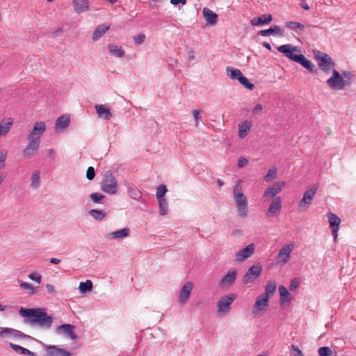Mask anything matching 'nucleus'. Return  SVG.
<instances>
[{
    "mask_svg": "<svg viewBox=\"0 0 356 356\" xmlns=\"http://www.w3.org/2000/svg\"><path fill=\"white\" fill-rule=\"evenodd\" d=\"M233 197L236 204L239 216L246 218L248 215V204L243 192L242 181L238 180L233 188Z\"/></svg>",
    "mask_w": 356,
    "mask_h": 356,
    "instance_id": "7ed1b4c3",
    "label": "nucleus"
},
{
    "mask_svg": "<svg viewBox=\"0 0 356 356\" xmlns=\"http://www.w3.org/2000/svg\"><path fill=\"white\" fill-rule=\"evenodd\" d=\"M272 33L282 36L283 33L280 27L277 25H273L268 29H264L259 31L258 34L261 36H268Z\"/></svg>",
    "mask_w": 356,
    "mask_h": 356,
    "instance_id": "7c9ffc66",
    "label": "nucleus"
},
{
    "mask_svg": "<svg viewBox=\"0 0 356 356\" xmlns=\"http://www.w3.org/2000/svg\"><path fill=\"white\" fill-rule=\"evenodd\" d=\"M7 154L8 152L6 149H0V169L5 167Z\"/></svg>",
    "mask_w": 356,
    "mask_h": 356,
    "instance_id": "603ef678",
    "label": "nucleus"
},
{
    "mask_svg": "<svg viewBox=\"0 0 356 356\" xmlns=\"http://www.w3.org/2000/svg\"><path fill=\"white\" fill-rule=\"evenodd\" d=\"M46 289H47V291L49 293H51V294H55L56 293L55 287L52 284H47L46 285Z\"/></svg>",
    "mask_w": 356,
    "mask_h": 356,
    "instance_id": "680f3d73",
    "label": "nucleus"
},
{
    "mask_svg": "<svg viewBox=\"0 0 356 356\" xmlns=\"http://www.w3.org/2000/svg\"><path fill=\"white\" fill-rule=\"evenodd\" d=\"M261 271L262 266L260 264L250 266L243 276V283H253L261 275Z\"/></svg>",
    "mask_w": 356,
    "mask_h": 356,
    "instance_id": "6e6552de",
    "label": "nucleus"
},
{
    "mask_svg": "<svg viewBox=\"0 0 356 356\" xmlns=\"http://www.w3.org/2000/svg\"><path fill=\"white\" fill-rule=\"evenodd\" d=\"M276 290V282L275 280L269 281L265 286V293L264 296H267L269 299L274 294Z\"/></svg>",
    "mask_w": 356,
    "mask_h": 356,
    "instance_id": "58836bf2",
    "label": "nucleus"
},
{
    "mask_svg": "<svg viewBox=\"0 0 356 356\" xmlns=\"http://www.w3.org/2000/svg\"><path fill=\"white\" fill-rule=\"evenodd\" d=\"M89 214L96 220L101 221L106 216V213L102 210L91 209L89 211Z\"/></svg>",
    "mask_w": 356,
    "mask_h": 356,
    "instance_id": "a19ab883",
    "label": "nucleus"
},
{
    "mask_svg": "<svg viewBox=\"0 0 356 356\" xmlns=\"http://www.w3.org/2000/svg\"><path fill=\"white\" fill-rule=\"evenodd\" d=\"M74 329L75 327L73 325L63 324L60 326H58L55 330V332L56 334H64L67 337L72 340H75L77 338V337L74 332Z\"/></svg>",
    "mask_w": 356,
    "mask_h": 356,
    "instance_id": "9b49d317",
    "label": "nucleus"
},
{
    "mask_svg": "<svg viewBox=\"0 0 356 356\" xmlns=\"http://www.w3.org/2000/svg\"><path fill=\"white\" fill-rule=\"evenodd\" d=\"M239 83L243 85L245 88L252 90L254 88V85L249 81V79L244 76L243 74L241 75L240 79H238Z\"/></svg>",
    "mask_w": 356,
    "mask_h": 356,
    "instance_id": "c03bdc74",
    "label": "nucleus"
},
{
    "mask_svg": "<svg viewBox=\"0 0 356 356\" xmlns=\"http://www.w3.org/2000/svg\"><path fill=\"white\" fill-rule=\"evenodd\" d=\"M313 52L314 53V58L321 70L328 73L331 70L334 69L335 63L328 54L319 51H313Z\"/></svg>",
    "mask_w": 356,
    "mask_h": 356,
    "instance_id": "423d86ee",
    "label": "nucleus"
},
{
    "mask_svg": "<svg viewBox=\"0 0 356 356\" xmlns=\"http://www.w3.org/2000/svg\"><path fill=\"white\" fill-rule=\"evenodd\" d=\"M108 29V26L104 24L98 26L92 34V40L95 41L99 40Z\"/></svg>",
    "mask_w": 356,
    "mask_h": 356,
    "instance_id": "e433bc0d",
    "label": "nucleus"
},
{
    "mask_svg": "<svg viewBox=\"0 0 356 356\" xmlns=\"http://www.w3.org/2000/svg\"><path fill=\"white\" fill-rule=\"evenodd\" d=\"M170 3L174 6H177L179 3L185 5L186 3V0H170Z\"/></svg>",
    "mask_w": 356,
    "mask_h": 356,
    "instance_id": "e2e57ef3",
    "label": "nucleus"
},
{
    "mask_svg": "<svg viewBox=\"0 0 356 356\" xmlns=\"http://www.w3.org/2000/svg\"><path fill=\"white\" fill-rule=\"evenodd\" d=\"M133 40L136 44L140 45L145 40V35L143 33H139L133 36Z\"/></svg>",
    "mask_w": 356,
    "mask_h": 356,
    "instance_id": "3c124183",
    "label": "nucleus"
},
{
    "mask_svg": "<svg viewBox=\"0 0 356 356\" xmlns=\"http://www.w3.org/2000/svg\"><path fill=\"white\" fill-rule=\"evenodd\" d=\"M294 243L291 242L284 245L280 250L277 257V262L279 264H286L290 259L291 253L294 248Z\"/></svg>",
    "mask_w": 356,
    "mask_h": 356,
    "instance_id": "9d476101",
    "label": "nucleus"
},
{
    "mask_svg": "<svg viewBox=\"0 0 356 356\" xmlns=\"http://www.w3.org/2000/svg\"><path fill=\"white\" fill-rule=\"evenodd\" d=\"M92 289V281L88 280L86 282H82L79 284V290L81 293H86Z\"/></svg>",
    "mask_w": 356,
    "mask_h": 356,
    "instance_id": "79ce46f5",
    "label": "nucleus"
},
{
    "mask_svg": "<svg viewBox=\"0 0 356 356\" xmlns=\"http://www.w3.org/2000/svg\"><path fill=\"white\" fill-rule=\"evenodd\" d=\"M95 177V172L93 167H89L86 171V177L88 180H92Z\"/></svg>",
    "mask_w": 356,
    "mask_h": 356,
    "instance_id": "4d7b16f0",
    "label": "nucleus"
},
{
    "mask_svg": "<svg viewBox=\"0 0 356 356\" xmlns=\"http://www.w3.org/2000/svg\"><path fill=\"white\" fill-rule=\"evenodd\" d=\"M0 331V337L3 338L16 339L26 338L28 336L22 332L10 327H2Z\"/></svg>",
    "mask_w": 356,
    "mask_h": 356,
    "instance_id": "dca6fc26",
    "label": "nucleus"
},
{
    "mask_svg": "<svg viewBox=\"0 0 356 356\" xmlns=\"http://www.w3.org/2000/svg\"><path fill=\"white\" fill-rule=\"evenodd\" d=\"M202 14L207 24L210 25H214L216 24L218 15L211 10L207 8H204L202 10Z\"/></svg>",
    "mask_w": 356,
    "mask_h": 356,
    "instance_id": "cd10ccee",
    "label": "nucleus"
},
{
    "mask_svg": "<svg viewBox=\"0 0 356 356\" xmlns=\"http://www.w3.org/2000/svg\"><path fill=\"white\" fill-rule=\"evenodd\" d=\"M299 285V281L296 279H293L291 280V284L289 285V290L294 291Z\"/></svg>",
    "mask_w": 356,
    "mask_h": 356,
    "instance_id": "13d9d810",
    "label": "nucleus"
},
{
    "mask_svg": "<svg viewBox=\"0 0 356 356\" xmlns=\"http://www.w3.org/2000/svg\"><path fill=\"white\" fill-rule=\"evenodd\" d=\"M248 163V160L245 158L241 157L238 161V166L239 168H243Z\"/></svg>",
    "mask_w": 356,
    "mask_h": 356,
    "instance_id": "bf43d9fd",
    "label": "nucleus"
},
{
    "mask_svg": "<svg viewBox=\"0 0 356 356\" xmlns=\"http://www.w3.org/2000/svg\"><path fill=\"white\" fill-rule=\"evenodd\" d=\"M70 119L67 115H63L57 118L55 122L56 131L65 129L69 127Z\"/></svg>",
    "mask_w": 356,
    "mask_h": 356,
    "instance_id": "393cba45",
    "label": "nucleus"
},
{
    "mask_svg": "<svg viewBox=\"0 0 356 356\" xmlns=\"http://www.w3.org/2000/svg\"><path fill=\"white\" fill-rule=\"evenodd\" d=\"M269 299L267 296L260 295L257 296L254 305L253 313L257 314V312L264 310L268 306Z\"/></svg>",
    "mask_w": 356,
    "mask_h": 356,
    "instance_id": "412c9836",
    "label": "nucleus"
},
{
    "mask_svg": "<svg viewBox=\"0 0 356 356\" xmlns=\"http://www.w3.org/2000/svg\"><path fill=\"white\" fill-rule=\"evenodd\" d=\"M90 197L94 203H99L105 197V196L99 193H92L90 195Z\"/></svg>",
    "mask_w": 356,
    "mask_h": 356,
    "instance_id": "09e8293b",
    "label": "nucleus"
},
{
    "mask_svg": "<svg viewBox=\"0 0 356 356\" xmlns=\"http://www.w3.org/2000/svg\"><path fill=\"white\" fill-rule=\"evenodd\" d=\"M277 49L279 52L284 54L286 57L296 62L295 57L298 55L294 54V52L299 51L298 47L288 44L281 45Z\"/></svg>",
    "mask_w": 356,
    "mask_h": 356,
    "instance_id": "2eb2a0df",
    "label": "nucleus"
},
{
    "mask_svg": "<svg viewBox=\"0 0 356 356\" xmlns=\"http://www.w3.org/2000/svg\"><path fill=\"white\" fill-rule=\"evenodd\" d=\"M193 289V284L191 282L185 283L181 287L178 297V301L180 305H183L187 302L190 298Z\"/></svg>",
    "mask_w": 356,
    "mask_h": 356,
    "instance_id": "f8f14e48",
    "label": "nucleus"
},
{
    "mask_svg": "<svg viewBox=\"0 0 356 356\" xmlns=\"http://www.w3.org/2000/svg\"><path fill=\"white\" fill-rule=\"evenodd\" d=\"M19 286L22 289L24 290H28L29 293L30 295H33L35 293V289L33 286H32L31 284L25 282H21L19 283Z\"/></svg>",
    "mask_w": 356,
    "mask_h": 356,
    "instance_id": "49530a36",
    "label": "nucleus"
},
{
    "mask_svg": "<svg viewBox=\"0 0 356 356\" xmlns=\"http://www.w3.org/2000/svg\"><path fill=\"white\" fill-rule=\"evenodd\" d=\"M226 73L228 77H229L232 80H238L240 79L241 75H243L241 71L238 69L232 67H227Z\"/></svg>",
    "mask_w": 356,
    "mask_h": 356,
    "instance_id": "f704fd0d",
    "label": "nucleus"
},
{
    "mask_svg": "<svg viewBox=\"0 0 356 356\" xmlns=\"http://www.w3.org/2000/svg\"><path fill=\"white\" fill-rule=\"evenodd\" d=\"M352 78V74L350 72L343 71L340 74L336 70L333 69L332 71V76L327 80V86L332 90H339L348 85L349 80Z\"/></svg>",
    "mask_w": 356,
    "mask_h": 356,
    "instance_id": "20e7f679",
    "label": "nucleus"
},
{
    "mask_svg": "<svg viewBox=\"0 0 356 356\" xmlns=\"http://www.w3.org/2000/svg\"><path fill=\"white\" fill-rule=\"evenodd\" d=\"M263 45H264V47H265L268 50H271V46H270V44L268 42H263Z\"/></svg>",
    "mask_w": 356,
    "mask_h": 356,
    "instance_id": "338daca9",
    "label": "nucleus"
},
{
    "mask_svg": "<svg viewBox=\"0 0 356 356\" xmlns=\"http://www.w3.org/2000/svg\"><path fill=\"white\" fill-rule=\"evenodd\" d=\"M320 356H330L332 355V351L330 347L324 346L321 347L318 350Z\"/></svg>",
    "mask_w": 356,
    "mask_h": 356,
    "instance_id": "8fccbe9b",
    "label": "nucleus"
},
{
    "mask_svg": "<svg viewBox=\"0 0 356 356\" xmlns=\"http://www.w3.org/2000/svg\"><path fill=\"white\" fill-rule=\"evenodd\" d=\"M262 108V105L260 104H257L253 108L252 113L255 115L259 114L261 111Z\"/></svg>",
    "mask_w": 356,
    "mask_h": 356,
    "instance_id": "052dcab7",
    "label": "nucleus"
},
{
    "mask_svg": "<svg viewBox=\"0 0 356 356\" xmlns=\"http://www.w3.org/2000/svg\"><path fill=\"white\" fill-rule=\"evenodd\" d=\"M277 176V169L271 168L269 169L267 174L264 177V179L268 181L271 178L275 179Z\"/></svg>",
    "mask_w": 356,
    "mask_h": 356,
    "instance_id": "864d4df0",
    "label": "nucleus"
},
{
    "mask_svg": "<svg viewBox=\"0 0 356 356\" xmlns=\"http://www.w3.org/2000/svg\"><path fill=\"white\" fill-rule=\"evenodd\" d=\"M284 186L285 182L284 181H277L274 183L273 185L269 186L264 193L262 197L264 201L266 202L270 198L276 197V195L282 191Z\"/></svg>",
    "mask_w": 356,
    "mask_h": 356,
    "instance_id": "1a4fd4ad",
    "label": "nucleus"
},
{
    "mask_svg": "<svg viewBox=\"0 0 356 356\" xmlns=\"http://www.w3.org/2000/svg\"><path fill=\"white\" fill-rule=\"evenodd\" d=\"M13 119L12 118H4L0 122V137L5 136L10 131L13 124Z\"/></svg>",
    "mask_w": 356,
    "mask_h": 356,
    "instance_id": "5701e85b",
    "label": "nucleus"
},
{
    "mask_svg": "<svg viewBox=\"0 0 356 356\" xmlns=\"http://www.w3.org/2000/svg\"><path fill=\"white\" fill-rule=\"evenodd\" d=\"M296 62L301 64L304 67L312 72V62L307 59L302 54H298L295 57Z\"/></svg>",
    "mask_w": 356,
    "mask_h": 356,
    "instance_id": "4c0bfd02",
    "label": "nucleus"
},
{
    "mask_svg": "<svg viewBox=\"0 0 356 356\" xmlns=\"http://www.w3.org/2000/svg\"><path fill=\"white\" fill-rule=\"evenodd\" d=\"M273 19V17L270 14H264L259 17H254L251 19V24L253 26H262L266 24H268Z\"/></svg>",
    "mask_w": 356,
    "mask_h": 356,
    "instance_id": "c85d7f7f",
    "label": "nucleus"
},
{
    "mask_svg": "<svg viewBox=\"0 0 356 356\" xmlns=\"http://www.w3.org/2000/svg\"><path fill=\"white\" fill-rule=\"evenodd\" d=\"M202 111L200 109H195L193 111V115L195 120V126L197 127L200 124V121L202 120L200 115L202 114Z\"/></svg>",
    "mask_w": 356,
    "mask_h": 356,
    "instance_id": "de8ad7c7",
    "label": "nucleus"
},
{
    "mask_svg": "<svg viewBox=\"0 0 356 356\" xmlns=\"http://www.w3.org/2000/svg\"><path fill=\"white\" fill-rule=\"evenodd\" d=\"M328 221L332 229V234L334 241L337 239V232L341 224V219L335 214L329 213L327 214Z\"/></svg>",
    "mask_w": 356,
    "mask_h": 356,
    "instance_id": "a211bd4d",
    "label": "nucleus"
},
{
    "mask_svg": "<svg viewBox=\"0 0 356 356\" xmlns=\"http://www.w3.org/2000/svg\"><path fill=\"white\" fill-rule=\"evenodd\" d=\"M312 203V189L307 190L303 195V197L299 202L298 209L305 211Z\"/></svg>",
    "mask_w": 356,
    "mask_h": 356,
    "instance_id": "bb28decb",
    "label": "nucleus"
},
{
    "mask_svg": "<svg viewBox=\"0 0 356 356\" xmlns=\"http://www.w3.org/2000/svg\"><path fill=\"white\" fill-rule=\"evenodd\" d=\"M50 262H51V264H60V259H57V258H51V259H50Z\"/></svg>",
    "mask_w": 356,
    "mask_h": 356,
    "instance_id": "69168bd1",
    "label": "nucleus"
},
{
    "mask_svg": "<svg viewBox=\"0 0 356 356\" xmlns=\"http://www.w3.org/2000/svg\"><path fill=\"white\" fill-rule=\"evenodd\" d=\"M237 272L235 269L229 270L220 281L221 287H229L234 284L236 280Z\"/></svg>",
    "mask_w": 356,
    "mask_h": 356,
    "instance_id": "f3484780",
    "label": "nucleus"
},
{
    "mask_svg": "<svg viewBox=\"0 0 356 356\" xmlns=\"http://www.w3.org/2000/svg\"><path fill=\"white\" fill-rule=\"evenodd\" d=\"M47 356H72L70 352L56 346H49L46 348Z\"/></svg>",
    "mask_w": 356,
    "mask_h": 356,
    "instance_id": "6ab92c4d",
    "label": "nucleus"
},
{
    "mask_svg": "<svg viewBox=\"0 0 356 356\" xmlns=\"http://www.w3.org/2000/svg\"><path fill=\"white\" fill-rule=\"evenodd\" d=\"M300 6L305 10H309V6L308 5V3L305 0H302L301 1Z\"/></svg>",
    "mask_w": 356,
    "mask_h": 356,
    "instance_id": "0e129e2a",
    "label": "nucleus"
},
{
    "mask_svg": "<svg viewBox=\"0 0 356 356\" xmlns=\"http://www.w3.org/2000/svg\"><path fill=\"white\" fill-rule=\"evenodd\" d=\"M254 244L250 243L245 248H242L236 254V260L241 262L250 258L254 252Z\"/></svg>",
    "mask_w": 356,
    "mask_h": 356,
    "instance_id": "4468645a",
    "label": "nucleus"
},
{
    "mask_svg": "<svg viewBox=\"0 0 356 356\" xmlns=\"http://www.w3.org/2000/svg\"><path fill=\"white\" fill-rule=\"evenodd\" d=\"M285 26L286 27L297 32L298 33L302 31L305 29V26L302 24L297 22H288L286 23Z\"/></svg>",
    "mask_w": 356,
    "mask_h": 356,
    "instance_id": "ea45409f",
    "label": "nucleus"
},
{
    "mask_svg": "<svg viewBox=\"0 0 356 356\" xmlns=\"http://www.w3.org/2000/svg\"><path fill=\"white\" fill-rule=\"evenodd\" d=\"M168 189L165 185L161 184L159 186H158L156 192V196L157 200L165 199V197H164V195H165Z\"/></svg>",
    "mask_w": 356,
    "mask_h": 356,
    "instance_id": "a18cd8bd",
    "label": "nucleus"
},
{
    "mask_svg": "<svg viewBox=\"0 0 356 356\" xmlns=\"http://www.w3.org/2000/svg\"><path fill=\"white\" fill-rule=\"evenodd\" d=\"M9 346L15 352H17V353H19L21 355H29V356H36V353H35L31 352L29 350H28V349H26V348H25L24 347H22V346H20L19 345H17V344H15V343H10Z\"/></svg>",
    "mask_w": 356,
    "mask_h": 356,
    "instance_id": "c9c22d12",
    "label": "nucleus"
},
{
    "mask_svg": "<svg viewBox=\"0 0 356 356\" xmlns=\"http://www.w3.org/2000/svg\"><path fill=\"white\" fill-rule=\"evenodd\" d=\"M46 130V124L44 122H37L33 124V129L27 136L29 143L22 151V155L26 159H29L36 154L40 145V137Z\"/></svg>",
    "mask_w": 356,
    "mask_h": 356,
    "instance_id": "f03ea898",
    "label": "nucleus"
},
{
    "mask_svg": "<svg viewBox=\"0 0 356 356\" xmlns=\"http://www.w3.org/2000/svg\"><path fill=\"white\" fill-rule=\"evenodd\" d=\"M101 190L110 195L117 193V180L111 171L108 170L105 172L101 184Z\"/></svg>",
    "mask_w": 356,
    "mask_h": 356,
    "instance_id": "39448f33",
    "label": "nucleus"
},
{
    "mask_svg": "<svg viewBox=\"0 0 356 356\" xmlns=\"http://www.w3.org/2000/svg\"><path fill=\"white\" fill-rule=\"evenodd\" d=\"M72 6L75 13L81 14L90 10L88 0H72Z\"/></svg>",
    "mask_w": 356,
    "mask_h": 356,
    "instance_id": "aec40b11",
    "label": "nucleus"
},
{
    "mask_svg": "<svg viewBox=\"0 0 356 356\" xmlns=\"http://www.w3.org/2000/svg\"><path fill=\"white\" fill-rule=\"evenodd\" d=\"M95 108L99 118L108 120L113 117L109 108H106L103 104H97Z\"/></svg>",
    "mask_w": 356,
    "mask_h": 356,
    "instance_id": "b1692460",
    "label": "nucleus"
},
{
    "mask_svg": "<svg viewBox=\"0 0 356 356\" xmlns=\"http://www.w3.org/2000/svg\"><path fill=\"white\" fill-rule=\"evenodd\" d=\"M236 298L235 293H230L220 298L217 302L218 313L220 315L227 314L231 309V305Z\"/></svg>",
    "mask_w": 356,
    "mask_h": 356,
    "instance_id": "0eeeda50",
    "label": "nucleus"
},
{
    "mask_svg": "<svg viewBox=\"0 0 356 356\" xmlns=\"http://www.w3.org/2000/svg\"><path fill=\"white\" fill-rule=\"evenodd\" d=\"M108 49L109 53L115 58H122L124 55V50L121 46L109 44H108Z\"/></svg>",
    "mask_w": 356,
    "mask_h": 356,
    "instance_id": "2f4dec72",
    "label": "nucleus"
},
{
    "mask_svg": "<svg viewBox=\"0 0 356 356\" xmlns=\"http://www.w3.org/2000/svg\"><path fill=\"white\" fill-rule=\"evenodd\" d=\"M48 155L50 156H54V150L53 149H48Z\"/></svg>",
    "mask_w": 356,
    "mask_h": 356,
    "instance_id": "774afa93",
    "label": "nucleus"
},
{
    "mask_svg": "<svg viewBox=\"0 0 356 356\" xmlns=\"http://www.w3.org/2000/svg\"><path fill=\"white\" fill-rule=\"evenodd\" d=\"M279 291L280 293V304L284 305L286 302L291 301V296L288 289L283 285L279 286Z\"/></svg>",
    "mask_w": 356,
    "mask_h": 356,
    "instance_id": "473e14b6",
    "label": "nucleus"
},
{
    "mask_svg": "<svg viewBox=\"0 0 356 356\" xmlns=\"http://www.w3.org/2000/svg\"><path fill=\"white\" fill-rule=\"evenodd\" d=\"M282 209V198L276 197L273 199L266 212V216L273 217L280 214Z\"/></svg>",
    "mask_w": 356,
    "mask_h": 356,
    "instance_id": "ddd939ff",
    "label": "nucleus"
},
{
    "mask_svg": "<svg viewBox=\"0 0 356 356\" xmlns=\"http://www.w3.org/2000/svg\"><path fill=\"white\" fill-rule=\"evenodd\" d=\"M290 356H303V354L302 351L298 349V346L295 345H291Z\"/></svg>",
    "mask_w": 356,
    "mask_h": 356,
    "instance_id": "5fc2aeb1",
    "label": "nucleus"
},
{
    "mask_svg": "<svg viewBox=\"0 0 356 356\" xmlns=\"http://www.w3.org/2000/svg\"><path fill=\"white\" fill-rule=\"evenodd\" d=\"M158 204L159 207V213L161 216H165L168 213V204L167 199H159L158 200Z\"/></svg>",
    "mask_w": 356,
    "mask_h": 356,
    "instance_id": "37998d69",
    "label": "nucleus"
},
{
    "mask_svg": "<svg viewBox=\"0 0 356 356\" xmlns=\"http://www.w3.org/2000/svg\"><path fill=\"white\" fill-rule=\"evenodd\" d=\"M41 177L39 170H35L32 172L31 177L30 186L33 189H38L40 186Z\"/></svg>",
    "mask_w": 356,
    "mask_h": 356,
    "instance_id": "72a5a7b5",
    "label": "nucleus"
},
{
    "mask_svg": "<svg viewBox=\"0 0 356 356\" xmlns=\"http://www.w3.org/2000/svg\"><path fill=\"white\" fill-rule=\"evenodd\" d=\"M129 197L135 200H139L142 197V193L136 186L128 183L124 184Z\"/></svg>",
    "mask_w": 356,
    "mask_h": 356,
    "instance_id": "c756f323",
    "label": "nucleus"
},
{
    "mask_svg": "<svg viewBox=\"0 0 356 356\" xmlns=\"http://www.w3.org/2000/svg\"><path fill=\"white\" fill-rule=\"evenodd\" d=\"M131 233V230L128 227L112 232L106 235V238L112 240H121L127 238Z\"/></svg>",
    "mask_w": 356,
    "mask_h": 356,
    "instance_id": "4be33fe9",
    "label": "nucleus"
},
{
    "mask_svg": "<svg viewBox=\"0 0 356 356\" xmlns=\"http://www.w3.org/2000/svg\"><path fill=\"white\" fill-rule=\"evenodd\" d=\"M19 314L24 318V323L36 326L44 330H49L53 323V317L46 312L44 308L21 307Z\"/></svg>",
    "mask_w": 356,
    "mask_h": 356,
    "instance_id": "f257e3e1",
    "label": "nucleus"
},
{
    "mask_svg": "<svg viewBox=\"0 0 356 356\" xmlns=\"http://www.w3.org/2000/svg\"><path fill=\"white\" fill-rule=\"evenodd\" d=\"M29 277L31 280L35 281L38 284H40L41 282L42 276L38 272H33V273H30L29 275Z\"/></svg>",
    "mask_w": 356,
    "mask_h": 356,
    "instance_id": "6e6d98bb",
    "label": "nucleus"
},
{
    "mask_svg": "<svg viewBox=\"0 0 356 356\" xmlns=\"http://www.w3.org/2000/svg\"><path fill=\"white\" fill-rule=\"evenodd\" d=\"M252 124L248 120H244L238 124V137L244 138L250 131Z\"/></svg>",
    "mask_w": 356,
    "mask_h": 356,
    "instance_id": "a878e982",
    "label": "nucleus"
}]
</instances>
